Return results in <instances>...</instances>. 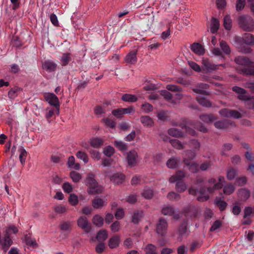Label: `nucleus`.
Listing matches in <instances>:
<instances>
[{"instance_id":"f257e3e1","label":"nucleus","mask_w":254,"mask_h":254,"mask_svg":"<svg viewBox=\"0 0 254 254\" xmlns=\"http://www.w3.org/2000/svg\"><path fill=\"white\" fill-rule=\"evenodd\" d=\"M235 62L238 64L237 70L239 73L247 75H254V63L251 62L249 58L238 56L235 58Z\"/></svg>"},{"instance_id":"f03ea898","label":"nucleus","mask_w":254,"mask_h":254,"mask_svg":"<svg viewBox=\"0 0 254 254\" xmlns=\"http://www.w3.org/2000/svg\"><path fill=\"white\" fill-rule=\"evenodd\" d=\"M232 90L238 94V98L244 101L245 106L250 109H254V96L249 97L246 94V91L239 86H235L232 87Z\"/></svg>"},{"instance_id":"7ed1b4c3","label":"nucleus","mask_w":254,"mask_h":254,"mask_svg":"<svg viewBox=\"0 0 254 254\" xmlns=\"http://www.w3.org/2000/svg\"><path fill=\"white\" fill-rule=\"evenodd\" d=\"M85 184L89 187L87 192L89 194L101 193L103 190L102 187L98 185L95 179V175L93 173H89L88 175Z\"/></svg>"},{"instance_id":"20e7f679","label":"nucleus","mask_w":254,"mask_h":254,"mask_svg":"<svg viewBox=\"0 0 254 254\" xmlns=\"http://www.w3.org/2000/svg\"><path fill=\"white\" fill-rule=\"evenodd\" d=\"M239 24L244 31L252 32L254 30V20L250 16L243 15L239 18Z\"/></svg>"},{"instance_id":"39448f33","label":"nucleus","mask_w":254,"mask_h":254,"mask_svg":"<svg viewBox=\"0 0 254 254\" xmlns=\"http://www.w3.org/2000/svg\"><path fill=\"white\" fill-rule=\"evenodd\" d=\"M218 182H216V180L214 178L209 179L207 182V192L209 193H213L215 190H219L223 187V183H225V178L223 176L218 177Z\"/></svg>"},{"instance_id":"423d86ee","label":"nucleus","mask_w":254,"mask_h":254,"mask_svg":"<svg viewBox=\"0 0 254 254\" xmlns=\"http://www.w3.org/2000/svg\"><path fill=\"white\" fill-rule=\"evenodd\" d=\"M161 94L167 101L173 105L179 103L180 100L183 98V95L181 93H177L172 95L168 90H162Z\"/></svg>"},{"instance_id":"0eeeda50","label":"nucleus","mask_w":254,"mask_h":254,"mask_svg":"<svg viewBox=\"0 0 254 254\" xmlns=\"http://www.w3.org/2000/svg\"><path fill=\"white\" fill-rule=\"evenodd\" d=\"M206 191L207 185H206V187H201L199 190L192 187L189 190L190 194L196 195L197 193H199L200 195L197 197V200L201 202L206 201L209 199V196L208 194H206Z\"/></svg>"},{"instance_id":"6e6552de","label":"nucleus","mask_w":254,"mask_h":254,"mask_svg":"<svg viewBox=\"0 0 254 254\" xmlns=\"http://www.w3.org/2000/svg\"><path fill=\"white\" fill-rule=\"evenodd\" d=\"M45 100L49 103L51 106H55L58 110V113H59L60 104L59 99L54 93H45L44 94Z\"/></svg>"},{"instance_id":"1a4fd4ad","label":"nucleus","mask_w":254,"mask_h":254,"mask_svg":"<svg viewBox=\"0 0 254 254\" xmlns=\"http://www.w3.org/2000/svg\"><path fill=\"white\" fill-rule=\"evenodd\" d=\"M167 229L168 223L167 221L163 218H160L156 224L157 233L161 236H164L167 233Z\"/></svg>"},{"instance_id":"9d476101","label":"nucleus","mask_w":254,"mask_h":254,"mask_svg":"<svg viewBox=\"0 0 254 254\" xmlns=\"http://www.w3.org/2000/svg\"><path fill=\"white\" fill-rule=\"evenodd\" d=\"M202 68L207 72H211L219 69V65H216L211 62L209 59L203 58L201 61Z\"/></svg>"},{"instance_id":"9b49d317","label":"nucleus","mask_w":254,"mask_h":254,"mask_svg":"<svg viewBox=\"0 0 254 254\" xmlns=\"http://www.w3.org/2000/svg\"><path fill=\"white\" fill-rule=\"evenodd\" d=\"M78 226L86 233H89L91 229L90 223L85 216L80 217L77 221Z\"/></svg>"},{"instance_id":"f8f14e48","label":"nucleus","mask_w":254,"mask_h":254,"mask_svg":"<svg viewBox=\"0 0 254 254\" xmlns=\"http://www.w3.org/2000/svg\"><path fill=\"white\" fill-rule=\"evenodd\" d=\"M138 154L136 151L131 150L127 154V160L128 165L131 167L134 166L137 162Z\"/></svg>"},{"instance_id":"ddd939ff","label":"nucleus","mask_w":254,"mask_h":254,"mask_svg":"<svg viewBox=\"0 0 254 254\" xmlns=\"http://www.w3.org/2000/svg\"><path fill=\"white\" fill-rule=\"evenodd\" d=\"M181 159L177 156H174L170 158L166 162V166L169 169H175L179 167Z\"/></svg>"},{"instance_id":"4468645a","label":"nucleus","mask_w":254,"mask_h":254,"mask_svg":"<svg viewBox=\"0 0 254 254\" xmlns=\"http://www.w3.org/2000/svg\"><path fill=\"white\" fill-rule=\"evenodd\" d=\"M243 42L247 45H254V35L250 33H245L242 38L238 37L235 38V41Z\"/></svg>"},{"instance_id":"2eb2a0df","label":"nucleus","mask_w":254,"mask_h":254,"mask_svg":"<svg viewBox=\"0 0 254 254\" xmlns=\"http://www.w3.org/2000/svg\"><path fill=\"white\" fill-rule=\"evenodd\" d=\"M161 213L164 215L173 216L176 219H178L180 218L179 214H175V209L172 206H164L162 209Z\"/></svg>"},{"instance_id":"dca6fc26","label":"nucleus","mask_w":254,"mask_h":254,"mask_svg":"<svg viewBox=\"0 0 254 254\" xmlns=\"http://www.w3.org/2000/svg\"><path fill=\"white\" fill-rule=\"evenodd\" d=\"M185 177V172L183 171L179 170L176 172L175 175L172 176L169 181L170 183L183 181L182 180Z\"/></svg>"},{"instance_id":"f3484780","label":"nucleus","mask_w":254,"mask_h":254,"mask_svg":"<svg viewBox=\"0 0 254 254\" xmlns=\"http://www.w3.org/2000/svg\"><path fill=\"white\" fill-rule=\"evenodd\" d=\"M137 51L132 50L126 56L125 61L127 64H134L137 62Z\"/></svg>"},{"instance_id":"a211bd4d","label":"nucleus","mask_w":254,"mask_h":254,"mask_svg":"<svg viewBox=\"0 0 254 254\" xmlns=\"http://www.w3.org/2000/svg\"><path fill=\"white\" fill-rule=\"evenodd\" d=\"M185 165L188 167V169L192 173H197L198 171V164L196 163H191L186 158L183 159Z\"/></svg>"},{"instance_id":"6ab92c4d","label":"nucleus","mask_w":254,"mask_h":254,"mask_svg":"<svg viewBox=\"0 0 254 254\" xmlns=\"http://www.w3.org/2000/svg\"><path fill=\"white\" fill-rule=\"evenodd\" d=\"M191 50L196 54L202 55L205 53V50L202 45L198 43H193L191 45Z\"/></svg>"},{"instance_id":"aec40b11","label":"nucleus","mask_w":254,"mask_h":254,"mask_svg":"<svg viewBox=\"0 0 254 254\" xmlns=\"http://www.w3.org/2000/svg\"><path fill=\"white\" fill-rule=\"evenodd\" d=\"M57 64L51 61H46L43 64V68L48 72H52L55 70Z\"/></svg>"},{"instance_id":"412c9836","label":"nucleus","mask_w":254,"mask_h":254,"mask_svg":"<svg viewBox=\"0 0 254 254\" xmlns=\"http://www.w3.org/2000/svg\"><path fill=\"white\" fill-rule=\"evenodd\" d=\"M178 235L179 237L182 239L183 237H187L189 233L188 230L187 225L186 222L183 223L179 227Z\"/></svg>"},{"instance_id":"4be33fe9","label":"nucleus","mask_w":254,"mask_h":254,"mask_svg":"<svg viewBox=\"0 0 254 254\" xmlns=\"http://www.w3.org/2000/svg\"><path fill=\"white\" fill-rule=\"evenodd\" d=\"M196 100L198 103L203 107L206 108H210L212 107V104L210 101L205 97L199 95L196 97Z\"/></svg>"},{"instance_id":"5701e85b","label":"nucleus","mask_w":254,"mask_h":254,"mask_svg":"<svg viewBox=\"0 0 254 254\" xmlns=\"http://www.w3.org/2000/svg\"><path fill=\"white\" fill-rule=\"evenodd\" d=\"M214 204L219 208L221 211H224L228 204L226 202L223 200L221 197H216L214 199Z\"/></svg>"},{"instance_id":"b1692460","label":"nucleus","mask_w":254,"mask_h":254,"mask_svg":"<svg viewBox=\"0 0 254 254\" xmlns=\"http://www.w3.org/2000/svg\"><path fill=\"white\" fill-rule=\"evenodd\" d=\"M125 178L124 175L122 174H115L111 178V181L116 184H122Z\"/></svg>"},{"instance_id":"393cba45","label":"nucleus","mask_w":254,"mask_h":254,"mask_svg":"<svg viewBox=\"0 0 254 254\" xmlns=\"http://www.w3.org/2000/svg\"><path fill=\"white\" fill-rule=\"evenodd\" d=\"M230 125L229 122L227 120H222L214 123V126L216 128L220 129H226Z\"/></svg>"},{"instance_id":"a878e982","label":"nucleus","mask_w":254,"mask_h":254,"mask_svg":"<svg viewBox=\"0 0 254 254\" xmlns=\"http://www.w3.org/2000/svg\"><path fill=\"white\" fill-rule=\"evenodd\" d=\"M145 254H158L157 247L155 245L148 244L144 248Z\"/></svg>"},{"instance_id":"bb28decb","label":"nucleus","mask_w":254,"mask_h":254,"mask_svg":"<svg viewBox=\"0 0 254 254\" xmlns=\"http://www.w3.org/2000/svg\"><path fill=\"white\" fill-rule=\"evenodd\" d=\"M250 194V191L246 189H241L238 191V196L241 200H246L249 198Z\"/></svg>"},{"instance_id":"cd10ccee","label":"nucleus","mask_w":254,"mask_h":254,"mask_svg":"<svg viewBox=\"0 0 254 254\" xmlns=\"http://www.w3.org/2000/svg\"><path fill=\"white\" fill-rule=\"evenodd\" d=\"M200 119L204 123H211L216 120L217 118L213 114H203L199 116Z\"/></svg>"},{"instance_id":"c85d7f7f","label":"nucleus","mask_w":254,"mask_h":254,"mask_svg":"<svg viewBox=\"0 0 254 254\" xmlns=\"http://www.w3.org/2000/svg\"><path fill=\"white\" fill-rule=\"evenodd\" d=\"M143 216V212L141 210H137L134 212L132 216V222L137 224Z\"/></svg>"},{"instance_id":"c756f323","label":"nucleus","mask_w":254,"mask_h":254,"mask_svg":"<svg viewBox=\"0 0 254 254\" xmlns=\"http://www.w3.org/2000/svg\"><path fill=\"white\" fill-rule=\"evenodd\" d=\"M122 100L125 102L133 103L137 100V97L133 94H125L122 97Z\"/></svg>"},{"instance_id":"7c9ffc66","label":"nucleus","mask_w":254,"mask_h":254,"mask_svg":"<svg viewBox=\"0 0 254 254\" xmlns=\"http://www.w3.org/2000/svg\"><path fill=\"white\" fill-rule=\"evenodd\" d=\"M140 122L145 127H150L153 125V120L148 116H142L140 118Z\"/></svg>"},{"instance_id":"2f4dec72","label":"nucleus","mask_w":254,"mask_h":254,"mask_svg":"<svg viewBox=\"0 0 254 254\" xmlns=\"http://www.w3.org/2000/svg\"><path fill=\"white\" fill-rule=\"evenodd\" d=\"M18 151L19 153V160L22 165H24L25 163L26 158L27 156V152L26 150L22 147H20Z\"/></svg>"},{"instance_id":"473e14b6","label":"nucleus","mask_w":254,"mask_h":254,"mask_svg":"<svg viewBox=\"0 0 254 254\" xmlns=\"http://www.w3.org/2000/svg\"><path fill=\"white\" fill-rule=\"evenodd\" d=\"M120 243V237L118 236H115L112 237L109 241V247L113 249L117 247Z\"/></svg>"},{"instance_id":"72a5a7b5","label":"nucleus","mask_w":254,"mask_h":254,"mask_svg":"<svg viewBox=\"0 0 254 254\" xmlns=\"http://www.w3.org/2000/svg\"><path fill=\"white\" fill-rule=\"evenodd\" d=\"M168 133L169 135L175 137H181L183 135V132L180 129L176 128H170L168 130Z\"/></svg>"},{"instance_id":"f704fd0d","label":"nucleus","mask_w":254,"mask_h":254,"mask_svg":"<svg viewBox=\"0 0 254 254\" xmlns=\"http://www.w3.org/2000/svg\"><path fill=\"white\" fill-rule=\"evenodd\" d=\"M153 190L149 187L144 188L143 191L141 192L142 196L146 199H150L153 196Z\"/></svg>"},{"instance_id":"c9c22d12","label":"nucleus","mask_w":254,"mask_h":254,"mask_svg":"<svg viewBox=\"0 0 254 254\" xmlns=\"http://www.w3.org/2000/svg\"><path fill=\"white\" fill-rule=\"evenodd\" d=\"M219 27V21L213 17L212 19L211 25H210V31L212 33H215L217 32Z\"/></svg>"},{"instance_id":"e433bc0d","label":"nucleus","mask_w":254,"mask_h":254,"mask_svg":"<svg viewBox=\"0 0 254 254\" xmlns=\"http://www.w3.org/2000/svg\"><path fill=\"white\" fill-rule=\"evenodd\" d=\"M108 234L106 230H100L97 234L96 239L98 241L103 243L106 240Z\"/></svg>"},{"instance_id":"4c0bfd02","label":"nucleus","mask_w":254,"mask_h":254,"mask_svg":"<svg viewBox=\"0 0 254 254\" xmlns=\"http://www.w3.org/2000/svg\"><path fill=\"white\" fill-rule=\"evenodd\" d=\"M71 54L69 53H64L61 59V64L63 66L66 65L71 61Z\"/></svg>"},{"instance_id":"58836bf2","label":"nucleus","mask_w":254,"mask_h":254,"mask_svg":"<svg viewBox=\"0 0 254 254\" xmlns=\"http://www.w3.org/2000/svg\"><path fill=\"white\" fill-rule=\"evenodd\" d=\"M170 142L172 146L177 149L181 150L184 148V143H181L180 141L176 139L170 140Z\"/></svg>"},{"instance_id":"ea45409f","label":"nucleus","mask_w":254,"mask_h":254,"mask_svg":"<svg viewBox=\"0 0 254 254\" xmlns=\"http://www.w3.org/2000/svg\"><path fill=\"white\" fill-rule=\"evenodd\" d=\"M187 185L183 181L176 182V189L178 192L180 193L183 192L187 190Z\"/></svg>"},{"instance_id":"a19ab883","label":"nucleus","mask_w":254,"mask_h":254,"mask_svg":"<svg viewBox=\"0 0 254 254\" xmlns=\"http://www.w3.org/2000/svg\"><path fill=\"white\" fill-rule=\"evenodd\" d=\"M73 223L70 221H66L63 222L60 228L61 230L64 231H70L72 228Z\"/></svg>"},{"instance_id":"79ce46f5","label":"nucleus","mask_w":254,"mask_h":254,"mask_svg":"<svg viewBox=\"0 0 254 254\" xmlns=\"http://www.w3.org/2000/svg\"><path fill=\"white\" fill-rule=\"evenodd\" d=\"M220 47L222 51L226 55H229L231 53V50L227 44V43L224 41H221L220 42Z\"/></svg>"},{"instance_id":"37998d69","label":"nucleus","mask_w":254,"mask_h":254,"mask_svg":"<svg viewBox=\"0 0 254 254\" xmlns=\"http://www.w3.org/2000/svg\"><path fill=\"white\" fill-rule=\"evenodd\" d=\"M104 205V200L100 198H96L92 201V206L94 208H100Z\"/></svg>"},{"instance_id":"c03bdc74","label":"nucleus","mask_w":254,"mask_h":254,"mask_svg":"<svg viewBox=\"0 0 254 254\" xmlns=\"http://www.w3.org/2000/svg\"><path fill=\"white\" fill-rule=\"evenodd\" d=\"M76 157L82 160L85 163H87L88 162V157L87 154L82 151H78L76 154Z\"/></svg>"},{"instance_id":"a18cd8bd","label":"nucleus","mask_w":254,"mask_h":254,"mask_svg":"<svg viewBox=\"0 0 254 254\" xmlns=\"http://www.w3.org/2000/svg\"><path fill=\"white\" fill-rule=\"evenodd\" d=\"M223 25L225 28L228 30H230L232 27V20L230 16L228 15L225 16L224 18Z\"/></svg>"},{"instance_id":"49530a36","label":"nucleus","mask_w":254,"mask_h":254,"mask_svg":"<svg viewBox=\"0 0 254 254\" xmlns=\"http://www.w3.org/2000/svg\"><path fill=\"white\" fill-rule=\"evenodd\" d=\"M103 140L99 138H92L90 141L91 145L94 148L99 147L103 144Z\"/></svg>"},{"instance_id":"de8ad7c7","label":"nucleus","mask_w":254,"mask_h":254,"mask_svg":"<svg viewBox=\"0 0 254 254\" xmlns=\"http://www.w3.org/2000/svg\"><path fill=\"white\" fill-rule=\"evenodd\" d=\"M103 222L104 219L101 216L96 215L93 217V223L94 225L98 227H101L103 225Z\"/></svg>"},{"instance_id":"09e8293b","label":"nucleus","mask_w":254,"mask_h":254,"mask_svg":"<svg viewBox=\"0 0 254 254\" xmlns=\"http://www.w3.org/2000/svg\"><path fill=\"white\" fill-rule=\"evenodd\" d=\"M235 189L234 186L229 184L224 187L223 192L226 195H230L234 191Z\"/></svg>"},{"instance_id":"8fccbe9b","label":"nucleus","mask_w":254,"mask_h":254,"mask_svg":"<svg viewBox=\"0 0 254 254\" xmlns=\"http://www.w3.org/2000/svg\"><path fill=\"white\" fill-rule=\"evenodd\" d=\"M114 144L120 150L125 151L127 149V144L122 141L116 140L115 141Z\"/></svg>"},{"instance_id":"3c124183","label":"nucleus","mask_w":254,"mask_h":254,"mask_svg":"<svg viewBox=\"0 0 254 254\" xmlns=\"http://www.w3.org/2000/svg\"><path fill=\"white\" fill-rule=\"evenodd\" d=\"M70 177L74 183H78L81 179V175L75 171H72L70 173Z\"/></svg>"},{"instance_id":"603ef678","label":"nucleus","mask_w":254,"mask_h":254,"mask_svg":"<svg viewBox=\"0 0 254 254\" xmlns=\"http://www.w3.org/2000/svg\"><path fill=\"white\" fill-rule=\"evenodd\" d=\"M237 171L234 169H230L227 171V178L229 180H233L237 175Z\"/></svg>"},{"instance_id":"864d4df0","label":"nucleus","mask_w":254,"mask_h":254,"mask_svg":"<svg viewBox=\"0 0 254 254\" xmlns=\"http://www.w3.org/2000/svg\"><path fill=\"white\" fill-rule=\"evenodd\" d=\"M68 201L72 205H76L78 202L77 196L73 193L70 194L68 198Z\"/></svg>"},{"instance_id":"5fc2aeb1","label":"nucleus","mask_w":254,"mask_h":254,"mask_svg":"<svg viewBox=\"0 0 254 254\" xmlns=\"http://www.w3.org/2000/svg\"><path fill=\"white\" fill-rule=\"evenodd\" d=\"M222 226V222L220 220H216L210 228V231L214 232L220 228Z\"/></svg>"},{"instance_id":"6e6d98bb","label":"nucleus","mask_w":254,"mask_h":254,"mask_svg":"<svg viewBox=\"0 0 254 254\" xmlns=\"http://www.w3.org/2000/svg\"><path fill=\"white\" fill-rule=\"evenodd\" d=\"M186 155L188 157L186 158L189 161L191 160H193L196 156V154L193 150H188L185 151Z\"/></svg>"},{"instance_id":"4d7b16f0","label":"nucleus","mask_w":254,"mask_h":254,"mask_svg":"<svg viewBox=\"0 0 254 254\" xmlns=\"http://www.w3.org/2000/svg\"><path fill=\"white\" fill-rule=\"evenodd\" d=\"M189 146L198 150L200 148V143L196 139H191L189 142Z\"/></svg>"},{"instance_id":"13d9d810","label":"nucleus","mask_w":254,"mask_h":254,"mask_svg":"<svg viewBox=\"0 0 254 254\" xmlns=\"http://www.w3.org/2000/svg\"><path fill=\"white\" fill-rule=\"evenodd\" d=\"M95 114L97 115L103 116L106 113V110L103 107L98 106L94 109Z\"/></svg>"},{"instance_id":"bf43d9fd","label":"nucleus","mask_w":254,"mask_h":254,"mask_svg":"<svg viewBox=\"0 0 254 254\" xmlns=\"http://www.w3.org/2000/svg\"><path fill=\"white\" fill-rule=\"evenodd\" d=\"M62 188H63L64 191L65 192H66L68 193H70L73 190V188H72V185H70L68 182L64 183L63 185Z\"/></svg>"},{"instance_id":"052dcab7","label":"nucleus","mask_w":254,"mask_h":254,"mask_svg":"<svg viewBox=\"0 0 254 254\" xmlns=\"http://www.w3.org/2000/svg\"><path fill=\"white\" fill-rule=\"evenodd\" d=\"M114 148L113 147L108 146L104 149L103 152L106 156L110 157L114 154Z\"/></svg>"},{"instance_id":"680f3d73","label":"nucleus","mask_w":254,"mask_h":254,"mask_svg":"<svg viewBox=\"0 0 254 254\" xmlns=\"http://www.w3.org/2000/svg\"><path fill=\"white\" fill-rule=\"evenodd\" d=\"M180 197L181 196L180 194L173 191L169 192L167 195V198L171 200H179Z\"/></svg>"},{"instance_id":"e2e57ef3","label":"nucleus","mask_w":254,"mask_h":254,"mask_svg":"<svg viewBox=\"0 0 254 254\" xmlns=\"http://www.w3.org/2000/svg\"><path fill=\"white\" fill-rule=\"evenodd\" d=\"M142 110L145 113H148L153 110V106L149 103H146L142 105Z\"/></svg>"},{"instance_id":"0e129e2a","label":"nucleus","mask_w":254,"mask_h":254,"mask_svg":"<svg viewBox=\"0 0 254 254\" xmlns=\"http://www.w3.org/2000/svg\"><path fill=\"white\" fill-rule=\"evenodd\" d=\"M166 89L169 91H181L182 88L180 86L173 85V84H168L166 86Z\"/></svg>"},{"instance_id":"69168bd1","label":"nucleus","mask_w":254,"mask_h":254,"mask_svg":"<svg viewBox=\"0 0 254 254\" xmlns=\"http://www.w3.org/2000/svg\"><path fill=\"white\" fill-rule=\"evenodd\" d=\"M231 110L224 108L220 110L219 112L220 115L222 117L229 118L230 115Z\"/></svg>"},{"instance_id":"338daca9","label":"nucleus","mask_w":254,"mask_h":254,"mask_svg":"<svg viewBox=\"0 0 254 254\" xmlns=\"http://www.w3.org/2000/svg\"><path fill=\"white\" fill-rule=\"evenodd\" d=\"M18 90V89L17 88L14 87L12 89H11L8 93V95L9 98L10 99H14L15 98L17 94V92Z\"/></svg>"},{"instance_id":"774afa93","label":"nucleus","mask_w":254,"mask_h":254,"mask_svg":"<svg viewBox=\"0 0 254 254\" xmlns=\"http://www.w3.org/2000/svg\"><path fill=\"white\" fill-rule=\"evenodd\" d=\"M188 64L189 66L193 69L194 71L199 72L200 71V67L198 64L192 61H189Z\"/></svg>"}]
</instances>
